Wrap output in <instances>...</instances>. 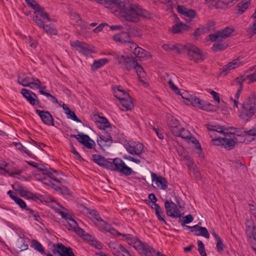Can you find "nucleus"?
<instances>
[{
	"mask_svg": "<svg viewBox=\"0 0 256 256\" xmlns=\"http://www.w3.org/2000/svg\"><path fill=\"white\" fill-rule=\"evenodd\" d=\"M36 112L40 117L42 121L46 125L54 126V119L50 112L44 110H36Z\"/></svg>",
	"mask_w": 256,
	"mask_h": 256,
	"instance_id": "obj_17",
	"label": "nucleus"
},
{
	"mask_svg": "<svg viewBox=\"0 0 256 256\" xmlns=\"http://www.w3.org/2000/svg\"><path fill=\"white\" fill-rule=\"evenodd\" d=\"M166 214L168 216L173 218H180L181 214L177 205L171 200H166L164 202Z\"/></svg>",
	"mask_w": 256,
	"mask_h": 256,
	"instance_id": "obj_12",
	"label": "nucleus"
},
{
	"mask_svg": "<svg viewBox=\"0 0 256 256\" xmlns=\"http://www.w3.org/2000/svg\"><path fill=\"white\" fill-rule=\"evenodd\" d=\"M54 172L50 171L48 173H34V174L36 179L54 189V186H56V183L61 182V178H58L56 175H54Z\"/></svg>",
	"mask_w": 256,
	"mask_h": 256,
	"instance_id": "obj_5",
	"label": "nucleus"
},
{
	"mask_svg": "<svg viewBox=\"0 0 256 256\" xmlns=\"http://www.w3.org/2000/svg\"><path fill=\"white\" fill-rule=\"evenodd\" d=\"M108 62V60L106 58H102L98 60H96L93 63L92 66V68L94 70H96L100 68L106 64Z\"/></svg>",
	"mask_w": 256,
	"mask_h": 256,
	"instance_id": "obj_38",
	"label": "nucleus"
},
{
	"mask_svg": "<svg viewBox=\"0 0 256 256\" xmlns=\"http://www.w3.org/2000/svg\"><path fill=\"white\" fill-rule=\"evenodd\" d=\"M134 248L142 255L145 256H155L156 254V250L150 246L143 244L140 240L134 242Z\"/></svg>",
	"mask_w": 256,
	"mask_h": 256,
	"instance_id": "obj_8",
	"label": "nucleus"
},
{
	"mask_svg": "<svg viewBox=\"0 0 256 256\" xmlns=\"http://www.w3.org/2000/svg\"><path fill=\"white\" fill-rule=\"evenodd\" d=\"M74 45L78 48V51L84 55L88 56L92 52V50L88 48L87 44L78 40L74 42Z\"/></svg>",
	"mask_w": 256,
	"mask_h": 256,
	"instance_id": "obj_30",
	"label": "nucleus"
},
{
	"mask_svg": "<svg viewBox=\"0 0 256 256\" xmlns=\"http://www.w3.org/2000/svg\"><path fill=\"white\" fill-rule=\"evenodd\" d=\"M14 200L16 204H18L20 206V208L25 209L26 210V209L28 208L26 206V202L20 198L14 197Z\"/></svg>",
	"mask_w": 256,
	"mask_h": 256,
	"instance_id": "obj_47",
	"label": "nucleus"
},
{
	"mask_svg": "<svg viewBox=\"0 0 256 256\" xmlns=\"http://www.w3.org/2000/svg\"><path fill=\"white\" fill-rule=\"evenodd\" d=\"M243 63L240 61V58L234 60L232 62H229L228 64L222 67V74H226L231 70L238 68Z\"/></svg>",
	"mask_w": 256,
	"mask_h": 256,
	"instance_id": "obj_23",
	"label": "nucleus"
},
{
	"mask_svg": "<svg viewBox=\"0 0 256 256\" xmlns=\"http://www.w3.org/2000/svg\"><path fill=\"white\" fill-rule=\"evenodd\" d=\"M66 114L68 118H71L72 120L78 122H80V120L79 118H78L74 112L70 111V112H69V114Z\"/></svg>",
	"mask_w": 256,
	"mask_h": 256,
	"instance_id": "obj_61",
	"label": "nucleus"
},
{
	"mask_svg": "<svg viewBox=\"0 0 256 256\" xmlns=\"http://www.w3.org/2000/svg\"><path fill=\"white\" fill-rule=\"evenodd\" d=\"M124 147L128 153L139 157L144 152V146L140 142H130L125 144Z\"/></svg>",
	"mask_w": 256,
	"mask_h": 256,
	"instance_id": "obj_10",
	"label": "nucleus"
},
{
	"mask_svg": "<svg viewBox=\"0 0 256 256\" xmlns=\"http://www.w3.org/2000/svg\"><path fill=\"white\" fill-rule=\"evenodd\" d=\"M120 102L122 105L126 108V110H131L134 106L132 98L128 93H126L124 96L120 98L114 96Z\"/></svg>",
	"mask_w": 256,
	"mask_h": 256,
	"instance_id": "obj_21",
	"label": "nucleus"
},
{
	"mask_svg": "<svg viewBox=\"0 0 256 256\" xmlns=\"http://www.w3.org/2000/svg\"><path fill=\"white\" fill-rule=\"evenodd\" d=\"M33 20L39 27L43 28V27L46 25L45 23H46V22H49L50 20V18H49V20H48L46 18H42L39 14H38L34 16Z\"/></svg>",
	"mask_w": 256,
	"mask_h": 256,
	"instance_id": "obj_37",
	"label": "nucleus"
},
{
	"mask_svg": "<svg viewBox=\"0 0 256 256\" xmlns=\"http://www.w3.org/2000/svg\"><path fill=\"white\" fill-rule=\"evenodd\" d=\"M154 208L156 212V215L158 218V219L166 225H168L166 222L164 220V212L162 210L161 208L158 204H154V207H152Z\"/></svg>",
	"mask_w": 256,
	"mask_h": 256,
	"instance_id": "obj_32",
	"label": "nucleus"
},
{
	"mask_svg": "<svg viewBox=\"0 0 256 256\" xmlns=\"http://www.w3.org/2000/svg\"><path fill=\"white\" fill-rule=\"evenodd\" d=\"M216 244V248L218 252H222L225 248V246L223 244L221 238L218 240Z\"/></svg>",
	"mask_w": 256,
	"mask_h": 256,
	"instance_id": "obj_54",
	"label": "nucleus"
},
{
	"mask_svg": "<svg viewBox=\"0 0 256 256\" xmlns=\"http://www.w3.org/2000/svg\"><path fill=\"white\" fill-rule=\"evenodd\" d=\"M35 250L38 252H39L44 254V248L43 247L42 244L36 240H33L31 244Z\"/></svg>",
	"mask_w": 256,
	"mask_h": 256,
	"instance_id": "obj_39",
	"label": "nucleus"
},
{
	"mask_svg": "<svg viewBox=\"0 0 256 256\" xmlns=\"http://www.w3.org/2000/svg\"><path fill=\"white\" fill-rule=\"evenodd\" d=\"M32 80V78L29 76H26L24 78L18 77V82L24 86H28Z\"/></svg>",
	"mask_w": 256,
	"mask_h": 256,
	"instance_id": "obj_45",
	"label": "nucleus"
},
{
	"mask_svg": "<svg viewBox=\"0 0 256 256\" xmlns=\"http://www.w3.org/2000/svg\"><path fill=\"white\" fill-rule=\"evenodd\" d=\"M236 79L238 81H240L242 82L246 80H248V83L253 82L256 81V70L253 74L246 76H242Z\"/></svg>",
	"mask_w": 256,
	"mask_h": 256,
	"instance_id": "obj_35",
	"label": "nucleus"
},
{
	"mask_svg": "<svg viewBox=\"0 0 256 256\" xmlns=\"http://www.w3.org/2000/svg\"><path fill=\"white\" fill-rule=\"evenodd\" d=\"M178 12L190 18H194L196 16V12L194 10L188 9L182 5L177 6Z\"/></svg>",
	"mask_w": 256,
	"mask_h": 256,
	"instance_id": "obj_25",
	"label": "nucleus"
},
{
	"mask_svg": "<svg viewBox=\"0 0 256 256\" xmlns=\"http://www.w3.org/2000/svg\"><path fill=\"white\" fill-rule=\"evenodd\" d=\"M88 212L92 216L93 222L100 228L108 230L110 233L114 234L116 232L119 236L122 234L114 228H110V225L101 218L96 210L89 209L88 210Z\"/></svg>",
	"mask_w": 256,
	"mask_h": 256,
	"instance_id": "obj_6",
	"label": "nucleus"
},
{
	"mask_svg": "<svg viewBox=\"0 0 256 256\" xmlns=\"http://www.w3.org/2000/svg\"><path fill=\"white\" fill-rule=\"evenodd\" d=\"M166 121L168 125L172 128L171 131L172 134L173 130H177L181 126L178 120L172 116H168Z\"/></svg>",
	"mask_w": 256,
	"mask_h": 256,
	"instance_id": "obj_26",
	"label": "nucleus"
},
{
	"mask_svg": "<svg viewBox=\"0 0 256 256\" xmlns=\"http://www.w3.org/2000/svg\"><path fill=\"white\" fill-rule=\"evenodd\" d=\"M14 146H16V148L18 150L24 152L26 154H29L30 152L27 150L26 148L24 146L20 143L14 142Z\"/></svg>",
	"mask_w": 256,
	"mask_h": 256,
	"instance_id": "obj_55",
	"label": "nucleus"
},
{
	"mask_svg": "<svg viewBox=\"0 0 256 256\" xmlns=\"http://www.w3.org/2000/svg\"><path fill=\"white\" fill-rule=\"evenodd\" d=\"M100 140H98V144L100 146L102 144V142H112V138L110 134L106 132L104 134H102V136H100Z\"/></svg>",
	"mask_w": 256,
	"mask_h": 256,
	"instance_id": "obj_42",
	"label": "nucleus"
},
{
	"mask_svg": "<svg viewBox=\"0 0 256 256\" xmlns=\"http://www.w3.org/2000/svg\"><path fill=\"white\" fill-rule=\"evenodd\" d=\"M36 168L38 170L36 172V174H38V173L39 172L38 170L42 172L48 173V172L52 171V172H54L55 174H58V172L56 170L51 168H48L44 166L42 164H38Z\"/></svg>",
	"mask_w": 256,
	"mask_h": 256,
	"instance_id": "obj_43",
	"label": "nucleus"
},
{
	"mask_svg": "<svg viewBox=\"0 0 256 256\" xmlns=\"http://www.w3.org/2000/svg\"><path fill=\"white\" fill-rule=\"evenodd\" d=\"M215 23L214 21H210L208 22L206 26H204V28H206V32L214 30V28Z\"/></svg>",
	"mask_w": 256,
	"mask_h": 256,
	"instance_id": "obj_58",
	"label": "nucleus"
},
{
	"mask_svg": "<svg viewBox=\"0 0 256 256\" xmlns=\"http://www.w3.org/2000/svg\"><path fill=\"white\" fill-rule=\"evenodd\" d=\"M27 4L31 6L34 10L36 14H39L42 18H46L49 20L48 15L47 12L44 10L38 2L34 0H25Z\"/></svg>",
	"mask_w": 256,
	"mask_h": 256,
	"instance_id": "obj_15",
	"label": "nucleus"
},
{
	"mask_svg": "<svg viewBox=\"0 0 256 256\" xmlns=\"http://www.w3.org/2000/svg\"><path fill=\"white\" fill-rule=\"evenodd\" d=\"M162 47L166 51L175 50L178 54H186L190 60L196 62H199L204 60L200 50L191 44H187L185 45L168 44H163Z\"/></svg>",
	"mask_w": 256,
	"mask_h": 256,
	"instance_id": "obj_2",
	"label": "nucleus"
},
{
	"mask_svg": "<svg viewBox=\"0 0 256 256\" xmlns=\"http://www.w3.org/2000/svg\"><path fill=\"white\" fill-rule=\"evenodd\" d=\"M113 39L116 42L121 43H130V36L128 32H122L114 36Z\"/></svg>",
	"mask_w": 256,
	"mask_h": 256,
	"instance_id": "obj_29",
	"label": "nucleus"
},
{
	"mask_svg": "<svg viewBox=\"0 0 256 256\" xmlns=\"http://www.w3.org/2000/svg\"><path fill=\"white\" fill-rule=\"evenodd\" d=\"M65 182L66 181L61 178V182H57L56 184V186H54V189L60 192L63 194L70 195V190L66 186L62 184H64Z\"/></svg>",
	"mask_w": 256,
	"mask_h": 256,
	"instance_id": "obj_31",
	"label": "nucleus"
},
{
	"mask_svg": "<svg viewBox=\"0 0 256 256\" xmlns=\"http://www.w3.org/2000/svg\"><path fill=\"white\" fill-rule=\"evenodd\" d=\"M210 94L212 96L214 99L218 102V104H220V100L219 98V94L214 90L211 91Z\"/></svg>",
	"mask_w": 256,
	"mask_h": 256,
	"instance_id": "obj_63",
	"label": "nucleus"
},
{
	"mask_svg": "<svg viewBox=\"0 0 256 256\" xmlns=\"http://www.w3.org/2000/svg\"><path fill=\"white\" fill-rule=\"evenodd\" d=\"M197 232L196 233V236H200L206 238H210V234L207 229L204 227H200L198 226V228L196 229Z\"/></svg>",
	"mask_w": 256,
	"mask_h": 256,
	"instance_id": "obj_40",
	"label": "nucleus"
},
{
	"mask_svg": "<svg viewBox=\"0 0 256 256\" xmlns=\"http://www.w3.org/2000/svg\"><path fill=\"white\" fill-rule=\"evenodd\" d=\"M234 31V29L226 27L222 30H218L214 34H209L208 38L212 42H220L223 38L229 37Z\"/></svg>",
	"mask_w": 256,
	"mask_h": 256,
	"instance_id": "obj_11",
	"label": "nucleus"
},
{
	"mask_svg": "<svg viewBox=\"0 0 256 256\" xmlns=\"http://www.w3.org/2000/svg\"><path fill=\"white\" fill-rule=\"evenodd\" d=\"M105 26H108V25L106 23H102V24H100L99 26H98L96 28L93 30V32L95 33H98V32H101L103 30V28Z\"/></svg>",
	"mask_w": 256,
	"mask_h": 256,
	"instance_id": "obj_62",
	"label": "nucleus"
},
{
	"mask_svg": "<svg viewBox=\"0 0 256 256\" xmlns=\"http://www.w3.org/2000/svg\"><path fill=\"white\" fill-rule=\"evenodd\" d=\"M188 26L184 24L180 23L174 25L172 28V31L173 33L177 34L181 32L184 30H187Z\"/></svg>",
	"mask_w": 256,
	"mask_h": 256,
	"instance_id": "obj_36",
	"label": "nucleus"
},
{
	"mask_svg": "<svg viewBox=\"0 0 256 256\" xmlns=\"http://www.w3.org/2000/svg\"><path fill=\"white\" fill-rule=\"evenodd\" d=\"M212 141L214 142H218V143L216 144L218 145L222 144L225 148L228 150L232 149L236 144V142L233 139L226 138L215 137L212 139Z\"/></svg>",
	"mask_w": 256,
	"mask_h": 256,
	"instance_id": "obj_18",
	"label": "nucleus"
},
{
	"mask_svg": "<svg viewBox=\"0 0 256 256\" xmlns=\"http://www.w3.org/2000/svg\"><path fill=\"white\" fill-rule=\"evenodd\" d=\"M94 162L100 166L108 169L110 161L106 160L104 156L98 154H93L92 156Z\"/></svg>",
	"mask_w": 256,
	"mask_h": 256,
	"instance_id": "obj_28",
	"label": "nucleus"
},
{
	"mask_svg": "<svg viewBox=\"0 0 256 256\" xmlns=\"http://www.w3.org/2000/svg\"><path fill=\"white\" fill-rule=\"evenodd\" d=\"M207 128L211 132V133L210 134V135L212 138L213 137L212 132H216L220 134L225 133V128L224 127L220 125L208 124Z\"/></svg>",
	"mask_w": 256,
	"mask_h": 256,
	"instance_id": "obj_33",
	"label": "nucleus"
},
{
	"mask_svg": "<svg viewBox=\"0 0 256 256\" xmlns=\"http://www.w3.org/2000/svg\"><path fill=\"white\" fill-rule=\"evenodd\" d=\"M250 0H242L238 5V13L241 14L248 8Z\"/></svg>",
	"mask_w": 256,
	"mask_h": 256,
	"instance_id": "obj_34",
	"label": "nucleus"
},
{
	"mask_svg": "<svg viewBox=\"0 0 256 256\" xmlns=\"http://www.w3.org/2000/svg\"><path fill=\"white\" fill-rule=\"evenodd\" d=\"M188 166L190 169L192 168L193 170L195 178L198 180H201L202 178L200 172L198 170H195L194 168V162L192 160H189V163L188 164Z\"/></svg>",
	"mask_w": 256,
	"mask_h": 256,
	"instance_id": "obj_41",
	"label": "nucleus"
},
{
	"mask_svg": "<svg viewBox=\"0 0 256 256\" xmlns=\"http://www.w3.org/2000/svg\"><path fill=\"white\" fill-rule=\"evenodd\" d=\"M108 246L112 252L116 256H120V252L126 254L128 256H132L128 251L126 250L121 244L116 242H110Z\"/></svg>",
	"mask_w": 256,
	"mask_h": 256,
	"instance_id": "obj_19",
	"label": "nucleus"
},
{
	"mask_svg": "<svg viewBox=\"0 0 256 256\" xmlns=\"http://www.w3.org/2000/svg\"><path fill=\"white\" fill-rule=\"evenodd\" d=\"M46 32L51 34H56V30L50 25L46 24L42 28Z\"/></svg>",
	"mask_w": 256,
	"mask_h": 256,
	"instance_id": "obj_49",
	"label": "nucleus"
},
{
	"mask_svg": "<svg viewBox=\"0 0 256 256\" xmlns=\"http://www.w3.org/2000/svg\"><path fill=\"white\" fill-rule=\"evenodd\" d=\"M247 32L251 36L256 34V24H252V26L247 30Z\"/></svg>",
	"mask_w": 256,
	"mask_h": 256,
	"instance_id": "obj_60",
	"label": "nucleus"
},
{
	"mask_svg": "<svg viewBox=\"0 0 256 256\" xmlns=\"http://www.w3.org/2000/svg\"><path fill=\"white\" fill-rule=\"evenodd\" d=\"M27 4L31 6L34 10L36 14H39L42 18H46L49 20L48 15L47 12L44 10L38 2L34 0H25Z\"/></svg>",
	"mask_w": 256,
	"mask_h": 256,
	"instance_id": "obj_16",
	"label": "nucleus"
},
{
	"mask_svg": "<svg viewBox=\"0 0 256 256\" xmlns=\"http://www.w3.org/2000/svg\"><path fill=\"white\" fill-rule=\"evenodd\" d=\"M70 136L76 138L79 142L89 149L92 148L93 146L96 144L95 142L88 135L82 132L79 133L77 136L70 134Z\"/></svg>",
	"mask_w": 256,
	"mask_h": 256,
	"instance_id": "obj_13",
	"label": "nucleus"
},
{
	"mask_svg": "<svg viewBox=\"0 0 256 256\" xmlns=\"http://www.w3.org/2000/svg\"><path fill=\"white\" fill-rule=\"evenodd\" d=\"M56 247L52 251L54 254H58L60 256H75L70 247H66L62 243H58Z\"/></svg>",
	"mask_w": 256,
	"mask_h": 256,
	"instance_id": "obj_14",
	"label": "nucleus"
},
{
	"mask_svg": "<svg viewBox=\"0 0 256 256\" xmlns=\"http://www.w3.org/2000/svg\"><path fill=\"white\" fill-rule=\"evenodd\" d=\"M108 169L118 172L126 176L135 173L130 168L126 166L125 163L118 158L113 159L112 162L110 161Z\"/></svg>",
	"mask_w": 256,
	"mask_h": 256,
	"instance_id": "obj_4",
	"label": "nucleus"
},
{
	"mask_svg": "<svg viewBox=\"0 0 256 256\" xmlns=\"http://www.w3.org/2000/svg\"><path fill=\"white\" fill-rule=\"evenodd\" d=\"M116 58L118 60V64L122 65V68L128 70L134 68L137 64L136 60L134 57L116 55Z\"/></svg>",
	"mask_w": 256,
	"mask_h": 256,
	"instance_id": "obj_9",
	"label": "nucleus"
},
{
	"mask_svg": "<svg viewBox=\"0 0 256 256\" xmlns=\"http://www.w3.org/2000/svg\"><path fill=\"white\" fill-rule=\"evenodd\" d=\"M134 54L136 56L140 58H144L146 56V52L139 46L136 49Z\"/></svg>",
	"mask_w": 256,
	"mask_h": 256,
	"instance_id": "obj_44",
	"label": "nucleus"
},
{
	"mask_svg": "<svg viewBox=\"0 0 256 256\" xmlns=\"http://www.w3.org/2000/svg\"><path fill=\"white\" fill-rule=\"evenodd\" d=\"M256 113V96L251 94L245 100L240 111V118L244 121H248Z\"/></svg>",
	"mask_w": 256,
	"mask_h": 256,
	"instance_id": "obj_3",
	"label": "nucleus"
},
{
	"mask_svg": "<svg viewBox=\"0 0 256 256\" xmlns=\"http://www.w3.org/2000/svg\"><path fill=\"white\" fill-rule=\"evenodd\" d=\"M207 33L206 28H204V26H202L201 28H197L194 32L193 34L194 36L195 37H196L198 36H199L201 34H204Z\"/></svg>",
	"mask_w": 256,
	"mask_h": 256,
	"instance_id": "obj_57",
	"label": "nucleus"
},
{
	"mask_svg": "<svg viewBox=\"0 0 256 256\" xmlns=\"http://www.w3.org/2000/svg\"><path fill=\"white\" fill-rule=\"evenodd\" d=\"M32 200H34L36 202H42L44 200V197L42 195L34 193L33 194V196H32Z\"/></svg>",
	"mask_w": 256,
	"mask_h": 256,
	"instance_id": "obj_56",
	"label": "nucleus"
},
{
	"mask_svg": "<svg viewBox=\"0 0 256 256\" xmlns=\"http://www.w3.org/2000/svg\"><path fill=\"white\" fill-rule=\"evenodd\" d=\"M114 8H116V12H118L125 20L130 22H138L140 17L150 18L152 16V14L142 9L138 4L128 0H118Z\"/></svg>",
	"mask_w": 256,
	"mask_h": 256,
	"instance_id": "obj_1",
	"label": "nucleus"
},
{
	"mask_svg": "<svg viewBox=\"0 0 256 256\" xmlns=\"http://www.w3.org/2000/svg\"><path fill=\"white\" fill-rule=\"evenodd\" d=\"M21 94L26 99L30 97L31 96H34L36 97V94L34 93L26 88L22 89Z\"/></svg>",
	"mask_w": 256,
	"mask_h": 256,
	"instance_id": "obj_51",
	"label": "nucleus"
},
{
	"mask_svg": "<svg viewBox=\"0 0 256 256\" xmlns=\"http://www.w3.org/2000/svg\"><path fill=\"white\" fill-rule=\"evenodd\" d=\"M26 210L28 212V213L32 215V216L34 218V219L36 220L39 222L40 217V216L38 214V212H35L32 210L30 208H27Z\"/></svg>",
	"mask_w": 256,
	"mask_h": 256,
	"instance_id": "obj_59",
	"label": "nucleus"
},
{
	"mask_svg": "<svg viewBox=\"0 0 256 256\" xmlns=\"http://www.w3.org/2000/svg\"><path fill=\"white\" fill-rule=\"evenodd\" d=\"M182 98L189 102L188 104H190L194 106L198 107L202 110L205 109L204 101L199 99L195 96L190 95L188 97H184V96L182 94Z\"/></svg>",
	"mask_w": 256,
	"mask_h": 256,
	"instance_id": "obj_20",
	"label": "nucleus"
},
{
	"mask_svg": "<svg viewBox=\"0 0 256 256\" xmlns=\"http://www.w3.org/2000/svg\"><path fill=\"white\" fill-rule=\"evenodd\" d=\"M14 186H16V188H15V190L19 191L20 196L24 198L26 197L28 190H25L24 188V187L20 184H15Z\"/></svg>",
	"mask_w": 256,
	"mask_h": 256,
	"instance_id": "obj_50",
	"label": "nucleus"
},
{
	"mask_svg": "<svg viewBox=\"0 0 256 256\" xmlns=\"http://www.w3.org/2000/svg\"><path fill=\"white\" fill-rule=\"evenodd\" d=\"M32 106L38 105L40 104V101L36 95V97L34 96H31L26 99Z\"/></svg>",
	"mask_w": 256,
	"mask_h": 256,
	"instance_id": "obj_52",
	"label": "nucleus"
},
{
	"mask_svg": "<svg viewBox=\"0 0 256 256\" xmlns=\"http://www.w3.org/2000/svg\"><path fill=\"white\" fill-rule=\"evenodd\" d=\"M151 175L152 182L158 188L164 190L166 189L168 187L167 181L165 178L161 176H158L154 172H152Z\"/></svg>",
	"mask_w": 256,
	"mask_h": 256,
	"instance_id": "obj_22",
	"label": "nucleus"
},
{
	"mask_svg": "<svg viewBox=\"0 0 256 256\" xmlns=\"http://www.w3.org/2000/svg\"><path fill=\"white\" fill-rule=\"evenodd\" d=\"M244 132L248 136H256V124L254 127L252 128L250 130L248 131H244Z\"/></svg>",
	"mask_w": 256,
	"mask_h": 256,
	"instance_id": "obj_64",
	"label": "nucleus"
},
{
	"mask_svg": "<svg viewBox=\"0 0 256 256\" xmlns=\"http://www.w3.org/2000/svg\"><path fill=\"white\" fill-rule=\"evenodd\" d=\"M62 217L66 220V227L69 230H72L80 236H82L84 231L80 228L76 220L68 213L60 212Z\"/></svg>",
	"mask_w": 256,
	"mask_h": 256,
	"instance_id": "obj_7",
	"label": "nucleus"
},
{
	"mask_svg": "<svg viewBox=\"0 0 256 256\" xmlns=\"http://www.w3.org/2000/svg\"><path fill=\"white\" fill-rule=\"evenodd\" d=\"M134 69L136 70L137 74L140 79V78H144L145 76V72H144V70L143 68L141 66L138 64L137 62Z\"/></svg>",
	"mask_w": 256,
	"mask_h": 256,
	"instance_id": "obj_46",
	"label": "nucleus"
},
{
	"mask_svg": "<svg viewBox=\"0 0 256 256\" xmlns=\"http://www.w3.org/2000/svg\"><path fill=\"white\" fill-rule=\"evenodd\" d=\"M165 81L164 84L168 83L170 88L174 92L177 94H180L182 96V94L184 96V97H188L189 96L188 95V94L186 92H183L182 94L180 93V90L176 87V86L174 85L171 78H170V76L167 74H165Z\"/></svg>",
	"mask_w": 256,
	"mask_h": 256,
	"instance_id": "obj_24",
	"label": "nucleus"
},
{
	"mask_svg": "<svg viewBox=\"0 0 256 256\" xmlns=\"http://www.w3.org/2000/svg\"><path fill=\"white\" fill-rule=\"evenodd\" d=\"M227 45L222 43H215L214 44L212 49L214 51L224 50L226 48Z\"/></svg>",
	"mask_w": 256,
	"mask_h": 256,
	"instance_id": "obj_48",
	"label": "nucleus"
},
{
	"mask_svg": "<svg viewBox=\"0 0 256 256\" xmlns=\"http://www.w3.org/2000/svg\"><path fill=\"white\" fill-rule=\"evenodd\" d=\"M173 134L176 136H180L184 139L190 140L192 134L190 132L187 130L180 126L177 130H173Z\"/></svg>",
	"mask_w": 256,
	"mask_h": 256,
	"instance_id": "obj_27",
	"label": "nucleus"
},
{
	"mask_svg": "<svg viewBox=\"0 0 256 256\" xmlns=\"http://www.w3.org/2000/svg\"><path fill=\"white\" fill-rule=\"evenodd\" d=\"M100 122L104 130H106V128L110 127V124L106 118L102 117L100 118Z\"/></svg>",
	"mask_w": 256,
	"mask_h": 256,
	"instance_id": "obj_53",
	"label": "nucleus"
}]
</instances>
